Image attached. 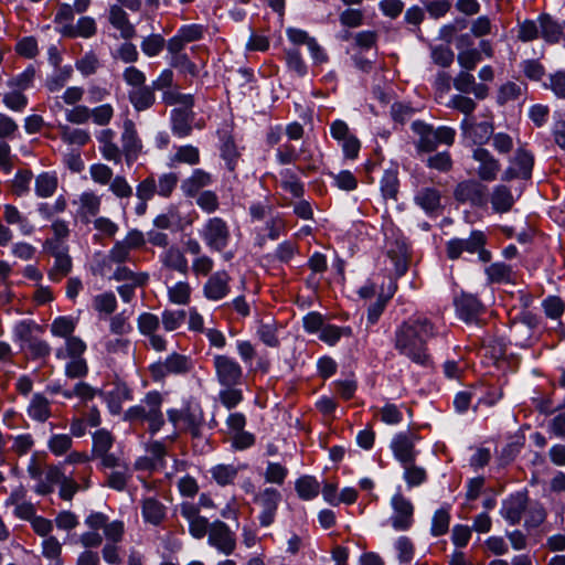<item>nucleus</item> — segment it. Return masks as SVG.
<instances>
[{
	"instance_id": "nucleus-64",
	"label": "nucleus",
	"mask_w": 565,
	"mask_h": 565,
	"mask_svg": "<svg viewBox=\"0 0 565 565\" xmlns=\"http://www.w3.org/2000/svg\"><path fill=\"white\" fill-rule=\"evenodd\" d=\"M184 310H164L161 316V322L166 331L172 332L179 329L185 321Z\"/></svg>"
},
{
	"instance_id": "nucleus-3",
	"label": "nucleus",
	"mask_w": 565,
	"mask_h": 565,
	"mask_svg": "<svg viewBox=\"0 0 565 565\" xmlns=\"http://www.w3.org/2000/svg\"><path fill=\"white\" fill-rule=\"evenodd\" d=\"M487 236L481 231H472L468 238H451L447 242L446 252L450 259L459 258L463 253L477 254L482 263L491 260V253L484 248Z\"/></svg>"
},
{
	"instance_id": "nucleus-45",
	"label": "nucleus",
	"mask_w": 565,
	"mask_h": 565,
	"mask_svg": "<svg viewBox=\"0 0 565 565\" xmlns=\"http://www.w3.org/2000/svg\"><path fill=\"white\" fill-rule=\"evenodd\" d=\"M42 556L50 565H63L62 544L55 536H47L41 543Z\"/></svg>"
},
{
	"instance_id": "nucleus-39",
	"label": "nucleus",
	"mask_w": 565,
	"mask_h": 565,
	"mask_svg": "<svg viewBox=\"0 0 565 565\" xmlns=\"http://www.w3.org/2000/svg\"><path fill=\"white\" fill-rule=\"evenodd\" d=\"M489 284H511L514 281V275L511 266L504 263H493L486 267Z\"/></svg>"
},
{
	"instance_id": "nucleus-26",
	"label": "nucleus",
	"mask_w": 565,
	"mask_h": 565,
	"mask_svg": "<svg viewBox=\"0 0 565 565\" xmlns=\"http://www.w3.org/2000/svg\"><path fill=\"white\" fill-rule=\"evenodd\" d=\"M489 200L492 211L498 214L510 212L515 203L512 191L504 184L494 185Z\"/></svg>"
},
{
	"instance_id": "nucleus-36",
	"label": "nucleus",
	"mask_w": 565,
	"mask_h": 565,
	"mask_svg": "<svg viewBox=\"0 0 565 565\" xmlns=\"http://www.w3.org/2000/svg\"><path fill=\"white\" fill-rule=\"evenodd\" d=\"M40 481L34 488V491L38 494L46 495L54 490V486L58 484L63 480V471L57 466H49L46 470L43 472Z\"/></svg>"
},
{
	"instance_id": "nucleus-30",
	"label": "nucleus",
	"mask_w": 565,
	"mask_h": 565,
	"mask_svg": "<svg viewBox=\"0 0 565 565\" xmlns=\"http://www.w3.org/2000/svg\"><path fill=\"white\" fill-rule=\"evenodd\" d=\"M109 22L120 32L125 40H130L135 36V26L129 22L126 11L119 4H113L109 8Z\"/></svg>"
},
{
	"instance_id": "nucleus-25",
	"label": "nucleus",
	"mask_w": 565,
	"mask_h": 565,
	"mask_svg": "<svg viewBox=\"0 0 565 565\" xmlns=\"http://www.w3.org/2000/svg\"><path fill=\"white\" fill-rule=\"evenodd\" d=\"M412 129L418 136L416 149L419 152H431L438 147L439 142L435 128L417 120L412 124Z\"/></svg>"
},
{
	"instance_id": "nucleus-5",
	"label": "nucleus",
	"mask_w": 565,
	"mask_h": 565,
	"mask_svg": "<svg viewBox=\"0 0 565 565\" xmlns=\"http://www.w3.org/2000/svg\"><path fill=\"white\" fill-rule=\"evenodd\" d=\"M200 237L213 252H223L230 244L231 231L227 222L218 216L210 217L199 231Z\"/></svg>"
},
{
	"instance_id": "nucleus-12",
	"label": "nucleus",
	"mask_w": 565,
	"mask_h": 565,
	"mask_svg": "<svg viewBox=\"0 0 565 565\" xmlns=\"http://www.w3.org/2000/svg\"><path fill=\"white\" fill-rule=\"evenodd\" d=\"M115 443L114 436L105 428L98 429L93 434L92 458L100 460L102 468L120 467L119 458L109 452Z\"/></svg>"
},
{
	"instance_id": "nucleus-7",
	"label": "nucleus",
	"mask_w": 565,
	"mask_h": 565,
	"mask_svg": "<svg viewBox=\"0 0 565 565\" xmlns=\"http://www.w3.org/2000/svg\"><path fill=\"white\" fill-rule=\"evenodd\" d=\"M146 244L145 235L141 231L130 230L126 236L117 241L108 250V262L118 266L131 260V252L141 248Z\"/></svg>"
},
{
	"instance_id": "nucleus-47",
	"label": "nucleus",
	"mask_w": 565,
	"mask_h": 565,
	"mask_svg": "<svg viewBox=\"0 0 565 565\" xmlns=\"http://www.w3.org/2000/svg\"><path fill=\"white\" fill-rule=\"evenodd\" d=\"M86 343L78 337L65 339V345L56 350V358L65 360L70 358L83 356L86 351Z\"/></svg>"
},
{
	"instance_id": "nucleus-40",
	"label": "nucleus",
	"mask_w": 565,
	"mask_h": 565,
	"mask_svg": "<svg viewBox=\"0 0 565 565\" xmlns=\"http://www.w3.org/2000/svg\"><path fill=\"white\" fill-rule=\"evenodd\" d=\"M111 279L126 281L125 285L145 286L149 280V275L145 271H134L129 267L120 265L115 269Z\"/></svg>"
},
{
	"instance_id": "nucleus-27",
	"label": "nucleus",
	"mask_w": 565,
	"mask_h": 565,
	"mask_svg": "<svg viewBox=\"0 0 565 565\" xmlns=\"http://www.w3.org/2000/svg\"><path fill=\"white\" fill-rule=\"evenodd\" d=\"M128 99L138 113L148 110L156 104V89L150 85H142L128 92Z\"/></svg>"
},
{
	"instance_id": "nucleus-51",
	"label": "nucleus",
	"mask_w": 565,
	"mask_h": 565,
	"mask_svg": "<svg viewBox=\"0 0 565 565\" xmlns=\"http://www.w3.org/2000/svg\"><path fill=\"white\" fill-rule=\"evenodd\" d=\"M403 479L408 488L419 487L427 480V472L423 467L416 466L414 462L403 463Z\"/></svg>"
},
{
	"instance_id": "nucleus-44",
	"label": "nucleus",
	"mask_w": 565,
	"mask_h": 565,
	"mask_svg": "<svg viewBox=\"0 0 565 565\" xmlns=\"http://www.w3.org/2000/svg\"><path fill=\"white\" fill-rule=\"evenodd\" d=\"M3 218L10 225H18L23 235H31L33 226L14 205L7 204L3 207Z\"/></svg>"
},
{
	"instance_id": "nucleus-31",
	"label": "nucleus",
	"mask_w": 565,
	"mask_h": 565,
	"mask_svg": "<svg viewBox=\"0 0 565 565\" xmlns=\"http://www.w3.org/2000/svg\"><path fill=\"white\" fill-rule=\"evenodd\" d=\"M160 262L169 269L179 271L183 275L188 274L189 265L183 252L175 245L166 248L160 254Z\"/></svg>"
},
{
	"instance_id": "nucleus-46",
	"label": "nucleus",
	"mask_w": 565,
	"mask_h": 565,
	"mask_svg": "<svg viewBox=\"0 0 565 565\" xmlns=\"http://www.w3.org/2000/svg\"><path fill=\"white\" fill-rule=\"evenodd\" d=\"M239 468L234 465L218 463L210 469L212 479L221 487L234 483Z\"/></svg>"
},
{
	"instance_id": "nucleus-11",
	"label": "nucleus",
	"mask_w": 565,
	"mask_h": 565,
	"mask_svg": "<svg viewBox=\"0 0 565 565\" xmlns=\"http://www.w3.org/2000/svg\"><path fill=\"white\" fill-rule=\"evenodd\" d=\"M213 366L220 385L224 387H235L241 383L243 369L234 358L224 354H215L213 356Z\"/></svg>"
},
{
	"instance_id": "nucleus-52",
	"label": "nucleus",
	"mask_w": 565,
	"mask_h": 565,
	"mask_svg": "<svg viewBox=\"0 0 565 565\" xmlns=\"http://www.w3.org/2000/svg\"><path fill=\"white\" fill-rule=\"evenodd\" d=\"M61 138L68 145H76L78 147L86 145L89 141L88 131L79 128H72L70 126H60Z\"/></svg>"
},
{
	"instance_id": "nucleus-14",
	"label": "nucleus",
	"mask_w": 565,
	"mask_h": 565,
	"mask_svg": "<svg viewBox=\"0 0 565 565\" xmlns=\"http://www.w3.org/2000/svg\"><path fill=\"white\" fill-rule=\"evenodd\" d=\"M472 159L478 163L476 173L481 181L497 180L501 171V162L490 150L484 147H476L472 150Z\"/></svg>"
},
{
	"instance_id": "nucleus-24",
	"label": "nucleus",
	"mask_w": 565,
	"mask_h": 565,
	"mask_svg": "<svg viewBox=\"0 0 565 565\" xmlns=\"http://www.w3.org/2000/svg\"><path fill=\"white\" fill-rule=\"evenodd\" d=\"M77 205V214L79 217L89 222L90 217L97 216L100 212L102 198L94 191H84L78 195V199L73 202Z\"/></svg>"
},
{
	"instance_id": "nucleus-29",
	"label": "nucleus",
	"mask_w": 565,
	"mask_h": 565,
	"mask_svg": "<svg viewBox=\"0 0 565 565\" xmlns=\"http://www.w3.org/2000/svg\"><path fill=\"white\" fill-rule=\"evenodd\" d=\"M458 316L466 322L472 321L481 311L482 305L479 299L470 294H462L455 300Z\"/></svg>"
},
{
	"instance_id": "nucleus-50",
	"label": "nucleus",
	"mask_w": 565,
	"mask_h": 565,
	"mask_svg": "<svg viewBox=\"0 0 565 565\" xmlns=\"http://www.w3.org/2000/svg\"><path fill=\"white\" fill-rule=\"evenodd\" d=\"M450 512L449 508L441 507L438 509L431 519L430 533L433 536L438 537L446 534L449 530Z\"/></svg>"
},
{
	"instance_id": "nucleus-1",
	"label": "nucleus",
	"mask_w": 565,
	"mask_h": 565,
	"mask_svg": "<svg viewBox=\"0 0 565 565\" xmlns=\"http://www.w3.org/2000/svg\"><path fill=\"white\" fill-rule=\"evenodd\" d=\"M436 335L434 323L423 315H415L395 331L394 347L414 363L428 365L427 341Z\"/></svg>"
},
{
	"instance_id": "nucleus-21",
	"label": "nucleus",
	"mask_w": 565,
	"mask_h": 565,
	"mask_svg": "<svg viewBox=\"0 0 565 565\" xmlns=\"http://www.w3.org/2000/svg\"><path fill=\"white\" fill-rule=\"evenodd\" d=\"M46 246L55 258L54 265L49 271V278L57 282L72 270V258L66 248L58 244L47 242Z\"/></svg>"
},
{
	"instance_id": "nucleus-8",
	"label": "nucleus",
	"mask_w": 565,
	"mask_h": 565,
	"mask_svg": "<svg viewBox=\"0 0 565 565\" xmlns=\"http://www.w3.org/2000/svg\"><path fill=\"white\" fill-rule=\"evenodd\" d=\"M392 514L388 519L391 526L397 532L408 531L414 524V504L402 492L397 491L391 498Z\"/></svg>"
},
{
	"instance_id": "nucleus-63",
	"label": "nucleus",
	"mask_w": 565,
	"mask_h": 565,
	"mask_svg": "<svg viewBox=\"0 0 565 565\" xmlns=\"http://www.w3.org/2000/svg\"><path fill=\"white\" fill-rule=\"evenodd\" d=\"M93 307L99 313L111 315L117 308V299L114 292L99 294L93 299Z\"/></svg>"
},
{
	"instance_id": "nucleus-23",
	"label": "nucleus",
	"mask_w": 565,
	"mask_h": 565,
	"mask_svg": "<svg viewBox=\"0 0 565 565\" xmlns=\"http://www.w3.org/2000/svg\"><path fill=\"white\" fill-rule=\"evenodd\" d=\"M454 87L462 94H473L478 99H484L489 94V87L477 83L470 71H461L454 78Z\"/></svg>"
},
{
	"instance_id": "nucleus-59",
	"label": "nucleus",
	"mask_w": 565,
	"mask_h": 565,
	"mask_svg": "<svg viewBox=\"0 0 565 565\" xmlns=\"http://www.w3.org/2000/svg\"><path fill=\"white\" fill-rule=\"evenodd\" d=\"M350 335H352V329L350 327L340 328V327L332 326V324H324V327L322 328V330L320 332L319 338L321 341H323L330 345H333L341 339V337H350Z\"/></svg>"
},
{
	"instance_id": "nucleus-32",
	"label": "nucleus",
	"mask_w": 565,
	"mask_h": 565,
	"mask_svg": "<svg viewBox=\"0 0 565 565\" xmlns=\"http://www.w3.org/2000/svg\"><path fill=\"white\" fill-rule=\"evenodd\" d=\"M414 202L427 214H431L440 207L441 195L437 189L426 186L416 192Z\"/></svg>"
},
{
	"instance_id": "nucleus-19",
	"label": "nucleus",
	"mask_w": 565,
	"mask_h": 565,
	"mask_svg": "<svg viewBox=\"0 0 565 565\" xmlns=\"http://www.w3.org/2000/svg\"><path fill=\"white\" fill-rule=\"evenodd\" d=\"M231 277L225 270L212 274L203 286V295L206 299L218 301L225 298L230 291Z\"/></svg>"
},
{
	"instance_id": "nucleus-15",
	"label": "nucleus",
	"mask_w": 565,
	"mask_h": 565,
	"mask_svg": "<svg viewBox=\"0 0 565 565\" xmlns=\"http://www.w3.org/2000/svg\"><path fill=\"white\" fill-rule=\"evenodd\" d=\"M454 196L460 203H469L478 207L487 203L486 186L473 180L458 183L454 190Z\"/></svg>"
},
{
	"instance_id": "nucleus-20",
	"label": "nucleus",
	"mask_w": 565,
	"mask_h": 565,
	"mask_svg": "<svg viewBox=\"0 0 565 565\" xmlns=\"http://www.w3.org/2000/svg\"><path fill=\"white\" fill-rule=\"evenodd\" d=\"M394 457L403 465L414 462L417 456L415 437L411 433L397 434L391 443Z\"/></svg>"
},
{
	"instance_id": "nucleus-42",
	"label": "nucleus",
	"mask_w": 565,
	"mask_h": 565,
	"mask_svg": "<svg viewBox=\"0 0 565 565\" xmlns=\"http://www.w3.org/2000/svg\"><path fill=\"white\" fill-rule=\"evenodd\" d=\"M537 22L540 24V34L547 43H557L561 40L563 29L550 15H540Z\"/></svg>"
},
{
	"instance_id": "nucleus-58",
	"label": "nucleus",
	"mask_w": 565,
	"mask_h": 565,
	"mask_svg": "<svg viewBox=\"0 0 565 565\" xmlns=\"http://www.w3.org/2000/svg\"><path fill=\"white\" fill-rule=\"evenodd\" d=\"M394 548L401 564H408L412 562L415 554V546L409 537L399 536L394 543Z\"/></svg>"
},
{
	"instance_id": "nucleus-56",
	"label": "nucleus",
	"mask_w": 565,
	"mask_h": 565,
	"mask_svg": "<svg viewBox=\"0 0 565 565\" xmlns=\"http://www.w3.org/2000/svg\"><path fill=\"white\" fill-rule=\"evenodd\" d=\"M76 328V321L71 317H57L51 324V332L55 337L71 338Z\"/></svg>"
},
{
	"instance_id": "nucleus-41",
	"label": "nucleus",
	"mask_w": 565,
	"mask_h": 565,
	"mask_svg": "<svg viewBox=\"0 0 565 565\" xmlns=\"http://www.w3.org/2000/svg\"><path fill=\"white\" fill-rule=\"evenodd\" d=\"M58 180L55 173L42 172L35 178L34 191L39 198H51L56 192Z\"/></svg>"
},
{
	"instance_id": "nucleus-49",
	"label": "nucleus",
	"mask_w": 565,
	"mask_h": 565,
	"mask_svg": "<svg viewBox=\"0 0 565 565\" xmlns=\"http://www.w3.org/2000/svg\"><path fill=\"white\" fill-rule=\"evenodd\" d=\"M35 330H40V327L34 321H19L13 327V339L21 343V348H25L26 344L34 338L33 332Z\"/></svg>"
},
{
	"instance_id": "nucleus-60",
	"label": "nucleus",
	"mask_w": 565,
	"mask_h": 565,
	"mask_svg": "<svg viewBox=\"0 0 565 565\" xmlns=\"http://www.w3.org/2000/svg\"><path fill=\"white\" fill-rule=\"evenodd\" d=\"M491 147L497 153L508 156L514 149V138L503 131L494 132L491 138Z\"/></svg>"
},
{
	"instance_id": "nucleus-62",
	"label": "nucleus",
	"mask_w": 565,
	"mask_h": 565,
	"mask_svg": "<svg viewBox=\"0 0 565 565\" xmlns=\"http://www.w3.org/2000/svg\"><path fill=\"white\" fill-rule=\"evenodd\" d=\"M109 191L119 200H129L134 190L124 175L117 174L108 184Z\"/></svg>"
},
{
	"instance_id": "nucleus-10",
	"label": "nucleus",
	"mask_w": 565,
	"mask_h": 565,
	"mask_svg": "<svg viewBox=\"0 0 565 565\" xmlns=\"http://www.w3.org/2000/svg\"><path fill=\"white\" fill-rule=\"evenodd\" d=\"M534 166L533 154L524 147H519L509 158V166L503 171L501 180L509 182L514 179H530Z\"/></svg>"
},
{
	"instance_id": "nucleus-53",
	"label": "nucleus",
	"mask_w": 565,
	"mask_h": 565,
	"mask_svg": "<svg viewBox=\"0 0 565 565\" xmlns=\"http://www.w3.org/2000/svg\"><path fill=\"white\" fill-rule=\"evenodd\" d=\"M120 469L109 472L106 477L104 486L109 487L116 491H124L131 475L127 466L119 467Z\"/></svg>"
},
{
	"instance_id": "nucleus-16",
	"label": "nucleus",
	"mask_w": 565,
	"mask_h": 565,
	"mask_svg": "<svg viewBox=\"0 0 565 565\" xmlns=\"http://www.w3.org/2000/svg\"><path fill=\"white\" fill-rule=\"evenodd\" d=\"M180 514L189 524V533L196 540L203 539L211 525L209 520L200 514V508L192 502H182L179 507Z\"/></svg>"
},
{
	"instance_id": "nucleus-18",
	"label": "nucleus",
	"mask_w": 565,
	"mask_h": 565,
	"mask_svg": "<svg viewBox=\"0 0 565 565\" xmlns=\"http://www.w3.org/2000/svg\"><path fill=\"white\" fill-rule=\"evenodd\" d=\"M121 143L125 160L128 166H131L141 153L142 142L138 136L134 121L130 119H127L124 122Z\"/></svg>"
},
{
	"instance_id": "nucleus-6",
	"label": "nucleus",
	"mask_w": 565,
	"mask_h": 565,
	"mask_svg": "<svg viewBox=\"0 0 565 565\" xmlns=\"http://www.w3.org/2000/svg\"><path fill=\"white\" fill-rule=\"evenodd\" d=\"M166 414L173 427V433L167 437L170 443L177 440L180 430L190 431L193 436L198 435L201 417L190 406L169 408Z\"/></svg>"
},
{
	"instance_id": "nucleus-55",
	"label": "nucleus",
	"mask_w": 565,
	"mask_h": 565,
	"mask_svg": "<svg viewBox=\"0 0 565 565\" xmlns=\"http://www.w3.org/2000/svg\"><path fill=\"white\" fill-rule=\"evenodd\" d=\"M543 87L550 89L557 98L565 99V71L551 73L543 82Z\"/></svg>"
},
{
	"instance_id": "nucleus-35",
	"label": "nucleus",
	"mask_w": 565,
	"mask_h": 565,
	"mask_svg": "<svg viewBox=\"0 0 565 565\" xmlns=\"http://www.w3.org/2000/svg\"><path fill=\"white\" fill-rule=\"evenodd\" d=\"M212 175L202 170L195 169L192 174L182 182V191L186 196H194L199 193L200 189L207 186L212 183Z\"/></svg>"
},
{
	"instance_id": "nucleus-17",
	"label": "nucleus",
	"mask_w": 565,
	"mask_h": 565,
	"mask_svg": "<svg viewBox=\"0 0 565 565\" xmlns=\"http://www.w3.org/2000/svg\"><path fill=\"white\" fill-rule=\"evenodd\" d=\"M462 136L470 140L476 147H483L491 141L493 125L489 121L476 122L472 118H465L460 122Z\"/></svg>"
},
{
	"instance_id": "nucleus-37",
	"label": "nucleus",
	"mask_w": 565,
	"mask_h": 565,
	"mask_svg": "<svg viewBox=\"0 0 565 565\" xmlns=\"http://www.w3.org/2000/svg\"><path fill=\"white\" fill-rule=\"evenodd\" d=\"M103 396L113 415H118L121 412L122 402L131 399L130 390L125 384L115 385L111 391L103 394Z\"/></svg>"
},
{
	"instance_id": "nucleus-48",
	"label": "nucleus",
	"mask_w": 565,
	"mask_h": 565,
	"mask_svg": "<svg viewBox=\"0 0 565 565\" xmlns=\"http://www.w3.org/2000/svg\"><path fill=\"white\" fill-rule=\"evenodd\" d=\"M296 491L302 500H312L319 494L320 483L312 476H302L297 479Z\"/></svg>"
},
{
	"instance_id": "nucleus-43",
	"label": "nucleus",
	"mask_w": 565,
	"mask_h": 565,
	"mask_svg": "<svg viewBox=\"0 0 565 565\" xmlns=\"http://www.w3.org/2000/svg\"><path fill=\"white\" fill-rule=\"evenodd\" d=\"M28 415L36 422H45L51 416L50 402L42 394H34L28 406Z\"/></svg>"
},
{
	"instance_id": "nucleus-33",
	"label": "nucleus",
	"mask_w": 565,
	"mask_h": 565,
	"mask_svg": "<svg viewBox=\"0 0 565 565\" xmlns=\"http://www.w3.org/2000/svg\"><path fill=\"white\" fill-rule=\"evenodd\" d=\"M468 36L460 38L458 49L460 50L457 55L458 64L463 68L462 71H472L481 61V52L473 47H468Z\"/></svg>"
},
{
	"instance_id": "nucleus-9",
	"label": "nucleus",
	"mask_w": 565,
	"mask_h": 565,
	"mask_svg": "<svg viewBox=\"0 0 565 565\" xmlns=\"http://www.w3.org/2000/svg\"><path fill=\"white\" fill-rule=\"evenodd\" d=\"M206 535L207 544L224 556L232 555L236 550V535L223 521H213Z\"/></svg>"
},
{
	"instance_id": "nucleus-4",
	"label": "nucleus",
	"mask_w": 565,
	"mask_h": 565,
	"mask_svg": "<svg viewBox=\"0 0 565 565\" xmlns=\"http://www.w3.org/2000/svg\"><path fill=\"white\" fill-rule=\"evenodd\" d=\"M192 362L189 356L173 352L164 360H158L148 367L153 382H162L170 375H183L190 372Z\"/></svg>"
},
{
	"instance_id": "nucleus-28",
	"label": "nucleus",
	"mask_w": 565,
	"mask_h": 565,
	"mask_svg": "<svg viewBox=\"0 0 565 565\" xmlns=\"http://www.w3.org/2000/svg\"><path fill=\"white\" fill-rule=\"evenodd\" d=\"M194 114L191 109L177 108L171 111V129L174 136L184 138L191 135Z\"/></svg>"
},
{
	"instance_id": "nucleus-61",
	"label": "nucleus",
	"mask_w": 565,
	"mask_h": 565,
	"mask_svg": "<svg viewBox=\"0 0 565 565\" xmlns=\"http://www.w3.org/2000/svg\"><path fill=\"white\" fill-rule=\"evenodd\" d=\"M160 319L151 312H142L137 318V328L140 334L147 337L157 333L160 328Z\"/></svg>"
},
{
	"instance_id": "nucleus-57",
	"label": "nucleus",
	"mask_w": 565,
	"mask_h": 565,
	"mask_svg": "<svg viewBox=\"0 0 565 565\" xmlns=\"http://www.w3.org/2000/svg\"><path fill=\"white\" fill-rule=\"evenodd\" d=\"M281 188L292 194L295 198H301L303 195L305 189L303 184L297 178V175L290 170L286 169L281 173Z\"/></svg>"
},
{
	"instance_id": "nucleus-34",
	"label": "nucleus",
	"mask_w": 565,
	"mask_h": 565,
	"mask_svg": "<svg viewBox=\"0 0 565 565\" xmlns=\"http://www.w3.org/2000/svg\"><path fill=\"white\" fill-rule=\"evenodd\" d=\"M141 514L147 523L159 525L166 518L167 509L159 500L146 498L142 500Z\"/></svg>"
},
{
	"instance_id": "nucleus-54",
	"label": "nucleus",
	"mask_w": 565,
	"mask_h": 565,
	"mask_svg": "<svg viewBox=\"0 0 565 565\" xmlns=\"http://www.w3.org/2000/svg\"><path fill=\"white\" fill-rule=\"evenodd\" d=\"M200 161L199 149L192 145L180 146L171 157L172 163L196 164Z\"/></svg>"
},
{
	"instance_id": "nucleus-13",
	"label": "nucleus",
	"mask_w": 565,
	"mask_h": 565,
	"mask_svg": "<svg viewBox=\"0 0 565 565\" xmlns=\"http://www.w3.org/2000/svg\"><path fill=\"white\" fill-rule=\"evenodd\" d=\"M280 501V491L271 487L260 490L255 495L254 502L260 508L258 520L263 527H268L274 523Z\"/></svg>"
},
{
	"instance_id": "nucleus-2",
	"label": "nucleus",
	"mask_w": 565,
	"mask_h": 565,
	"mask_svg": "<svg viewBox=\"0 0 565 565\" xmlns=\"http://www.w3.org/2000/svg\"><path fill=\"white\" fill-rule=\"evenodd\" d=\"M163 394L158 391L146 393L139 404L129 407L124 419L140 423L146 426L150 435L158 434L166 424L164 413L162 411Z\"/></svg>"
},
{
	"instance_id": "nucleus-22",
	"label": "nucleus",
	"mask_w": 565,
	"mask_h": 565,
	"mask_svg": "<svg viewBox=\"0 0 565 565\" xmlns=\"http://www.w3.org/2000/svg\"><path fill=\"white\" fill-rule=\"evenodd\" d=\"M527 494L525 492H516L503 501L501 508L502 518L511 525L518 524L527 507Z\"/></svg>"
},
{
	"instance_id": "nucleus-38",
	"label": "nucleus",
	"mask_w": 565,
	"mask_h": 565,
	"mask_svg": "<svg viewBox=\"0 0 565 565\" xmlns=\"http://www.w3.org/2000/svg\"><path fill=\"white\" fill-rule=\"evenodd\" d=\"M279 326L273 319L260 320L256 330L258 339L269 348L279 347Z\"/></svg>"
}]
</instances>
